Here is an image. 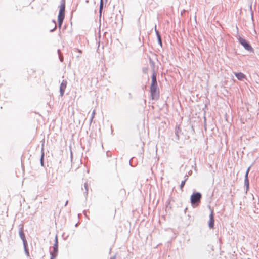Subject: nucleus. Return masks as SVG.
I'll return each mask as SVG.
<instances>
[{
  "label": "nucleus",
  "mask_w": 259,
  "mask_h": 259,
  "mask_svg": "<svg viewBox=\"0 0 259 259\" xmlns=\"http://www.w3.org/2000/svg\"><path fill=\"white\" fill-rule=\"evenodd\" d=\"M150 93L153 99H155L158 96V87L156 80V75L153 72L152 76V81L150 87Z\"/></svg>",
  "instance_id": "f257e3e1"
},
{
  "label": "nucleus",
  "mask_w": 259,
  "mask_h": 259,
  "mask_svg": "<svg viewBox=\"0 0 259 259\" xmlns=\"http://www.w3.org/2000/svg\"><path fill=\"white\" fill-rule=\"evenodd\" d=\"M65 1L63 0L60 6L59 7V12L58 16V25L59 27L61 28L64 17H65Z\"/></svg>",
  "instance_id": "f03ea898"
},
{
  "label": "nucleus",
  "mask_w": 259,
  "mask_h": 259,
  "mask_svg": "<svg viewBox=\"0 0 259 259\" xmlns=\"http://www.w3.org/2000/svg\"><path fill=\"white\" fill-rule=\"evenodd\" d=\"M201 194L199 192L193 193L191 196V203L192 205L198 203L200 201Z\"/></svg>",
  "instance_id": "7ed1b4c3"
},
{
  "label": "nucleus",
  "mask_w": 259,
  "mask_h": 259,
  "mask_svg": "<svg viewBox=\"0 0 259 259\" xmlns=\"http://www.w3.org/2000/svg\"><path fill=\"white\" fill-rule=\"evenodd\" d=\"M239 42L248 51H252L253 49L251 46L249 45V44L245 40L244 38L242 37H239Z\"/></svg>",
  "instance_id": "20e7f679"
},
{
  "label": "nucleus",
  "mask_w": 259,
  "mask_h": 259,
  "mask_svg": "<svg viewBox=\"0 0 259 259\" xmlns=\"http://www.w3.org/2000/svg\"><path fill=\"white\" fill-rule=\"evenodd\" d=\"M66 86H67V82L66 81H63L60 86V95L61 97H62L64 95L65 90L66 88Z\"/></svg>",
  "instance_id": "39448f33"
},
{
  "label": "nucleus",
  "mask_w": 259,
  "mask_h": 259,
  "mask_svg": "<svg viewBox=\"0 0 259 259\" xmlns=\"http://www.w3.org/2000/svg\"><path fill=\"white\" fill-rule=\"evenodd\" d=\"M214 217H213V211H211V213L209 215V226L210 228H213L214 227Z\"/></svg>",
  "instance_id": "423d86ee"
},
{
  "label": "nucleus",
  "mask_w": 259,
  "mask_h": 259,
  "mask_svg": "<svg viewBox=\"0 0 259 259\" xmlns=\"http://www.w3.org/2000/svg\"><path fill=\"white\" fill-rule=\"evenodd\" d=\"M235 75L236 76V77L239 80H242L243 79L245 78V77H246L245 75L241 72L235 73Z\"/></svg>",
  "instance_id": "0eeeda50"
},
{
  "label": "nucleus",
  "mask_w": 259,
  "mask_h": 259,
  "mask_svg": "<svg viewBox=\"0 0 259 259\" xmlns=\"http://www.w3.org/2000/svg\"><path fill=\"white\" fill-rule=\"evenodd\" d=\"M53 248H54L53 253H54L56 255V254L57 252V249H58V244H57V239L56 241V243L54 244Z\"/></svg>",
  "instance_id": "6e6552de"
},
{
  "label": "nucleus",
  "mask_w": 259,
  "mask_h": 259,
  "mask_svg": "<svg viewBox=\"0 0 259 259\" xmlns=\"http://www.w3.org/2000/svg\"><path fill=\"white\" fill-rule=\"evenodd\" d=\"M249 169H250V168H248L246 172V174H245V180L246 181H248V175L249 174Z\"/></svg>",
  "instance_id": "1a4fd4ad"
},
{
  "label": "nucleus",
  "mask_w": 259,
  "mask_h": 259,
  "mask_svg": "<svg viewBox=\"0 0 259 259\" xmlns=\"http://www.w3.org/2000/svg\"><path fill=\"white\" fill-rule=\"evenodd\" d=\"M103 7V0H100V11L102 10Z\"/></svg>",
  "instance_id": "9d476101"
},
{
  "label": "nucleus",
  "mask_w": 259,
  "mask_h": 259,
  "mask_svg": "<svg viewBox=\"0 0 259 259\" xmlns=\"http://www.w3.org/2000/svg\"><path fill=\"white\" fill-rule=\"evenodd\" d=\"M185 182H186V180H184V181H183L182 182H181V186H180V187H181V189H182L184 186L185 185Z\"/></svg>",
  "instance_id": "9b49d317"
},
{
  "label": "nucleus",
  "mask_w": 259,
  "mask_h": 259,
  "mask_svg": "<svg viewBox=\"0 0 259 259\" xmlns=\"http://www.w3.org/2000/svg\"><path fill=\"white\" fill-rule=\"evenodd\" d=\"M52 22L53 23L54 28H53V29L52 30H51V31H53V30H55L56 28V22L55 21H53Z\"/></svg>",
  "instance_id": "f8f14e48"
},
{
  "label": "nucleus",
  "mask_w": 259,
  "mask_h": 259,
  "mask_svg": "<svg viewBox=\"0 0 259 259\" xmlns=\"http://www.w3.org/2000/svg\"><path fill=\"white\" fill-rule=\"evenodd\" d=\"M157 35H158V37L159 40L161 44V38H160V35L158 34V32H157Z\"/></svg>",
  "instance_id": "ddd939ff"
},
{
  "label": "nucleus",
  "mask_w": 259,
  "mask_h": 259,
  "mask_svg": "<svg viewBox=\"0 0 259 259\" xmlns=\"http://www.w3.org/2000/svg\"><path fill=\"white\" fill-rule=\"evenodd\" d=\"M76 51H77V52H78V53H79L80 54H81V53H82V51H81L80 50H79V49H76Z\"/></svg>",
  "instance_id": "4468645a"
},
{
  "label": "nucleus",
  "mask_w": 259,
  "mask_h": 259,
  "mask_svg": "<svg viewBox=\"0 0 259 259\" xmlns=\"http://www.w3.org/2000/svg\"><path fill=\"white\" fill-rule=\"evenodd\" d=\"M94 114H95V111H94L93 112V116H94Z\"/></svg>",
  "instance_id": "2eb2a0df"
}]
</instances>
